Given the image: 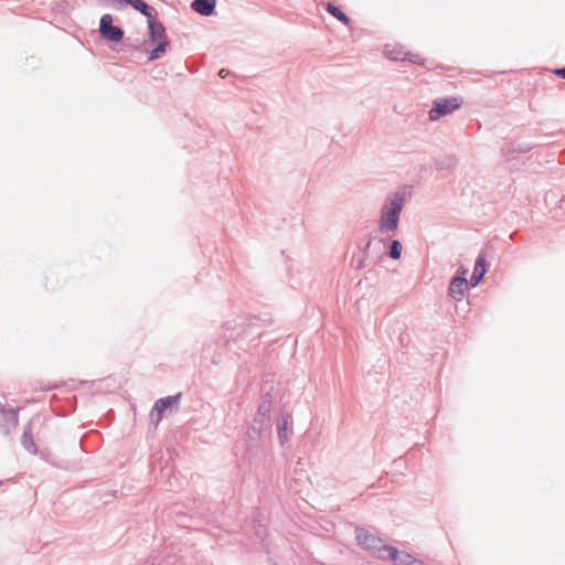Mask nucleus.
Returning a JSON list of instances; mask_svg holds the SVG:
<instances>
[{"label":"nucleus","instance_id":"obj_1","mask_svg":"<svg viewBox=\"0 0 565 565\" xmlns=\"http://www.w3.org/2000/svg\"><path fill=\"white\" fill-rule=\"evenodd\" d=\"M148 24L151 41L153 44H156V47L149 54V58L156 60L159 58L166 52L167 46L169 45V41L167 40L163 25L160 22L156 21L154 14L151 17V19H148Z\"/></svg>","mask_w":565,"mask_h":565},{"label":"nucleus","instance_id":"obj_2","mask_svg":"<svg viewBox=\"0 0 565 565\" xmlns=\"http://www.w3.org/2000/svg\"><path fill=\"white\" fill-rule=\"evenodd\" d=\"M402 211L401 200L396 196L390 200L382 210L380 227L382 232L396 230L399 213Z\"/></svg>","mask_w":565,"mask_h":565},{"label":"nucleus","instance_id":"obj_3","mask_svg":"<svg viewBox=\"0 0 565 565\" xmlns=\"http://www.w3.org/2000/svg\"><path fill=\"white\" fill-rule=\"evenodd\" d=\"M462 104V99L458 97L451 98H443L436 100L434 107L429 110V118L431 120H438L443 116H446L456 109H458Z\"/></svg>","mask_w":565,"mask_h":565},{"label":"nucleus","instance_id":"obj_4","mask_svg":"<svg viewBox=\"0 0 565 565\" xmlns=\"http://www.w3.org/2000/svg\"><path fill=\"white\" fill-rule=\"evenodd\" d=\"M356 539L361 545L365 548L371 550L379 558L386 559V556L383 554V541L370 533L365 529H356Z\"/></svg>","mask_w":565,"mask_h":565},{"label":"nucleus","instance_id":"obj_5","mask_svg":"<svg viewBox=\"0 0 565 565\" xmlns=\"http://www.w3.org/2000/svg\"><path fill=\"white\" fill-rule=\"evenodd\" d=\"M99 32L108 41L119 42L124 38V32L118 26L113 25V17L104 14L99 22Z\"/></svg>","mask_w":565,"mask_h":565},{"label":"nucleus","instance_id":"obj_6","mask_svg":"<svg viewBox=\"0 0 565 565\" xmlns=\"http://www.w3.org/2000/svg\"><path fill=\"white\" fill-rule=\"evenodd\" d=\"M383 554L386 558L394 561L395 565H424L422 561L414 558L411 554L397 551L392 546H384Z\"/></svg>","mask_w":565,"mask_h":565},{"label":"nucleus","instance_id":"obj_7","mask_svg":"<svg viewBox=\"0 0 565 565\" xmlns=\"http://www.w3.org/2000/svg\"><path fill=\"white\" fill-rule=\"evenodd\" d=\"M468 270L465 268H460L458 274L452 278L450 286H449V295L456 299L461 300L465 291L468 287V281L466 279Z\"/></svg>","mask_w":565,"mask_h":565},{"label":"nucleus","instance_id":"obj_8","mask_svg":"<svg viewBox=\"0 0 565 565\" xmlns=\"http://www.w3.org/2000/svg\"><path fill=\"white\" fill-rule=\"evenodd\" d=\"M178 398H179V395L178 396H168V397L160 398L154 403V406L151 411V417L154 418L156 423H159L162 419V416H163V413L166 412V409L170 408L172 405L178 403Z\"/></svg>","mask_w":565,"mask_h":565},{"label":"nucleus","instance_id":"obj_9","mask_svg":"<svg viewBox=\"0 0 565 565\" xmlns=\"http://www.w3.org/2000/svg\"><path fill=\"white\" fill-rule=\"evenodd\" d=\"M486 273H487L486 257L483 255H480L476 260L475 269H473V273H472V276L470 279L471 286L476 287L480 282V280L482 279V277L484 276Z\"/></svg>","mask_w":565,"mask_h":565},{"label":"nucleus","instance_id":"obj_10","mask_svg":"<svg viewBox=\"0 0 565 565\" xmlns=\"http://www.w3.org/2000/svg\"><path fill=\"white\" fill-rule=\"evenodd\" d=\"M192 8L202 15H210L215 9V0H194Z\"/></svg>","mask_w":565,"mask_h":565},{"label":"nucleus","instance_id":"obj_11","mask_svg":"<svg viewBox=\"0 0 565 565\" xmlns=\"http://www.w3.org/2000/svg\"><path fill=\"white\" fill-rule=\"evenodd\" d=\"M125 2L134 7L148 19H151V17L154 14V9L149 7L143 0H125Z\"/></svg>","mask_w":565,"mask_h":565},{"label":"nucleus","instance_id":"obj_12","mask_svg":"<svg viewBox=\"0 0 565 565\" xmlns=\"http://www.w3.org/2000/svg\"><path fill=\"white\" fill-rule=\"evenodd\" d=\"M327 10L330 14H332L339 21L343 22L344 24H349L350 19L334 4L329 3L327 7Z\"/></svg>","mask_w":565,"mask_h":565},{"label":"nucleus","instance_id":"obj_13","mask_svg":"<svg viewBox=\"0 0 565 565\" xmlns=\"http://www.w3.org/2000/svg\"><path fill=\"white\" fill-rule=\"evenodd\" d=\"M386 55L390 60L393 61H405L407 60V53L399 49H388L386 50Z\"/></svg>","mask_w":565,"mask_h":565},{"label":"nucleus","instance_id":"obj_14","mask_svg":"<svg viewBox=\"0 0 565 565\" xmlns=\"http://www.w3.org/2000/svg\"><path fill=\"white\" fill-rule=\"evenodd\" d=\"M401 254H402L401 243L398 241H393V243L391 245V250H390L391 257L394 259H398L401 257Z\"/></svg>","mask_w":565,"mask_h":565},{"label":"nucleus","instance_id":"obj_15","mask_svg":"<svg viewBox=\"0 0 565 565\" xmlns=\"http://www.w3.org/2000/svg\"><path fill=\"white\" fill-rule=\"evenodd\" d=\"M22 444L29 451H35V445L31 438L30 431H25L22 437Z\"/></svg>","mask_w":565,"mask_h":565},{"label":"nucleus","instance_id":"obj_16","mask_svg":"<svg viewBox=\"0 0 565 565\" xmlns=\"http://www.w3.org/2000/svg\"><path fill=\"white\" fill-rule=\"evenodd\" d=\"M2 412L4 416H8L11 419L12 426L15 427L18 425V413L13 409Z\"/></svg>","mask_w":565,"mask_h":565},{"label":"nucleus","instance_id":"obj_17","mask_svg":"<svg viewBox=\"0 0 565 565\" xmlns=\"http://www.w3.org/2000/svg\"><path fill=\"white\" fill-rule=\"evenodd\" d=\"M556 75H558L562 78H565V67L564 68H557L554 71Z\"/></svg>","mask_w":565,"mask_h":565},{"label":"nucleus","instance_id":"obj_18","mask_svg":"<svg viewBox=\"0 0 565 565\" xmlns=\"http://www.w3.org/2000/svg\"><path fill=\"white\" fill-rule=\"evenodd\" d=\"M220 75H221V76H224V75H225L224 70H222V71L220 72Z\"/></svg>","mask_w":565,"mask_h":565},{"label":"nucleus","instance_id":"obj_19","mask_svg":"<svg viewBox=\"0 0 565 565\" xmlns=\"http://www.w3.org/2000/svg\"><path fill=\"white\" fill-rule=\"evenodd\" d=\"M220 75H221V76H224V75H225L224 70H222V71L220 72Z\"/></svg>","mask_w":565,"mask_h":565}]
</instances>
